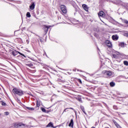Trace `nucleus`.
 Masks as SVG:
<instances>
[{
	"label": "nucleus",
	"mask_w": 128,
	"mask_h": 128,
	"mask_svg": "<svg viewBox=\"0 0 128 128\" xmlns=\"http://www.w3.org/2000/svg\"><path fill=\"white\" fill-rule=\"evenodd\" d=\"M12 92L15 96H24V91L20 88H14L12 90Z\"/></svg>",
	"instance_id": "f257e3e1"
},
{
	"label": "nucleus",
	"mask_w": 128,
	"mask_h": 128,
	"mask_svg": "<svg viewBox=\"0 0 128 128\" xmlns=\"http://www.w3.org/2000/svg\"><path fill=\"white\" fill-rule=\"evenodd\" d=\"M104 74V78H108L110 76H114V72L112 71L104 70L102 72Z\"/></svg>",
	"instance_id": "f03ea898"
},
{
	"label": "nucleus",
	"mask_w": 128,
	"mask_h": 128,
	"mask_svg": "<svg viewBox=\"0 0 128 128\" xmlns=\"http://www.w3.org/2000/svg\"><path fill=\"white\" fill-rule=\"evenodd\" d=\"M20 54V56H24V58H26V56H24V54H22V53H21L20 52H17V51H12V56H17V54Z\"/></svg>",
	"instance_id": "7ed1b4c3"
},
{
	"label": "nucleus",
	"mask_w": 128,
	"mask_h": 128,
	"mask_svg": "<svg viewBox=\"0 0 128 128\" xmlns=\"http://www.w3.org/2000/svg\"><path fill=\"white\" fill-rule=\"evenodd\" d=\"M60 9L62 14H66L67 12L66 8L64 6V5H61Z\"/></svg>",
	"instance_id": "20e7f679"
},
{
	"label": "nucleus",
	"mask_w": 128,
	"mask_h": 128,
	"mask_svg": "<svg viewBox=\"0 0 128 128\" xmlns=\"http://www.w3.org/2000/svg\"><path fill=\"white\" fill-rule=\"evenodd\" d=\"M99 18H104V12L102 11H100L98 13Z\"/></svg>",
	"instance_id": "39448f33"
},
{
	"label": "nucleus",
	"mask_w": 128,
	"mask_h": 128,
	"mask_svg": "<svg viewBox=\"0 0 128 128\" xmlns=\"http://www.w3.org/2000/svg\"><path fill=\"white\" fill-rule=\"evenodd\" d=\"M82 8H83L84 10H86V12H88V7L86 4H84L82 5Z\"/></svg>",
	"instance_id": "423d86ee"
},
{
	"label": "nucleus",
	"mask_w": 128,
	"mask_h": 128,
	"mask_svg": "<svg viewBox=\"0 0 128 128\" xmlns=\"http://www.w3.org/2000/svg\"><path fill=\"white\" fill-rule=\"evenodd\" d=\"M112 40H118V36L113 35L112 36Z\"/></svg>",
	"instance_id": "0eeeda50"
},
{
	"label": "nucleus",
	"mask_w": 128,
	"mask_h": 128,
	"mask_svg": "<svg viewBox=\"0 0 128 128\" xmlns=\"http://www.w3.org/2000/svg\"><path fill=\"white\" fill-rule=\"evenodd\" d=\"M107 46H108V48H112V42L110 40H107L106 42Z\"/></svg>",
	"instance_id": "6e6552de"
},
{
	"label": "nucleus",
	"mask_w": 128,
	"mask_h": 128,
	"mask_svg": "<svg viewBox=\"0 0 128 128\" xmlns=\"http://www.w3.org/2000/svg\"><path fill=\"white\" fill-rule=\"evenodd\" d=\"M34 6H36V5L34 4V2H32V4L30 6V8L32 10H34Z\"/></svg>",
	"instance_id": "1a4fd4ad"
},
{
	"label": "nucleus",
	"mask_w": 128,
	"mask_h": 128,
	"mask_svg": "<svg viewBox=\"0 0 128 128\" xmlns=\"http://www.w3.org/2000/svg\"><path fill=\"white\" fill-rule=\"evenodd\" d=\"M113 122L117 128H122V126H120L116 120H113Z\"/></svg>",
	"instance_id": "9d476101"
},
{
	"label": "nucleus",
	"mask_w": 128,
	"mask_h": 128,
	"mask_svg": "<svg viewBox=\"0 0 128 128\" xmlns=\"http://www.w3.org/2000/svg\"><path fill=\"white\" fill-rule=\"evenodd\" d=\"M68 126H70L71 128H74V120H70V123L68 124Z\"/></svg>",
	"instance_id": "9b49d317"
},
{
	"label": "nucleus",
	"mask_w": 128,
	"mask_h": 128,
	"mask_svg": "<svg viewBox=\"0 0 128 128\" xmlns=\"http://www.w3.org/2000/svg\"><path fill=\"white\" fill-rule=\"evenodd\" d=\"M80 109L82 110V112H83L84 114L87 116L88 114L86 112V110H84V107L82 106H80Z\"/></svg>",
	"instance_id": "f8f14e48"
},
{
	"label": "nucleus",
	"mask_w": 128,
	"mask_h": 128,
	"mask_svg": "<svg viewBox=\"0 0 128 128\" xmlns=\"http://www.w3.org/2000/svg\"><path fill=\"white\" fill-rule=\"evenodd\" d=\"M122 6H124L126 10H128V3H122Z\"/></svg>",
	"instance_id": "ddd939ff"
},
{
	"label": "nucleus",
	"mask_w": 128,
	"mask_h": 128,
	"mask_svg": "<svg viewBox=\"0 0 128 128\" xmlns=\"http://www.w3.org/2000/svg\"><path fill=\"white\" fill-rule=\"evenodd\" d=\"M36 102V106H38V108H39V106H40L41 101L40 100H37Z\"/></svg>",
	"instance_id": "4468645a"
},
{
	"label": "nucleus",
	"mask_w": 128,
	"mask_h": 128,
	"mask_svg": "<svg viewBox=\"0 0 128 128\" xmlns=\"http://www.w3.org/2000/svg\"><path fill=\"white\" fill-rule=\"evenodd\" d=\"M54 128V124H52V122H50L47 126H46V128Z\"/></svg>",
	"instance_id": "2eb2a0df"
},
{
	"label": "nucleus",
	"mask_w": 128,
	"mask_h": 128,
	"mask_svg": "<svg viewBox=\"0 0 128 128\" xmlns=\"http://www.w3.org/2000/svg\"><path fill=\"white\" fill-rule=\"evenodd\" d=\"M124 42H121L118 44L119 46H120V48H124Z\"/></svg>",
	"instance_id": "dca6fc26"
},
{
	"label": "nucleus",
	"mask_w": 128,
	"mask_h": 128,
	"mask_svg": "<svg viewBox=\"0 0 128 128\" xmlns=\"http://www.w3.org/2000/svg\"><path fill=\"white\" fill-rule=\"evenodd\" d=\"M110 86L112 88H113V86H116V83H114V82H112L110 83Z\"/></svg>",
	"instance_id": "f3484780"
},
{
	"label": "nucleus",
	"mask_w": 128,
	"mask_h": 128,
	"mask_svg": "<svg viewBox=\"0 0 128 128\" xmlns=\"http://www.w3.org/2000/svg\"><path fill=\"white\" fill-rule=\"evenodd\" d=\"M123 34H124V36H126L127 38H128V31H124Z\"/></svg>",
	"instance_id": "a211bd4d"
},
{
	"label": "nucleus",
	"mask_w": 128,
	"mask_h": 128,
	"mask_svg": "<svg viewBox=\"0 0 128 128\" xmlns=\"http://www.w3.org/2000/svg\"><path fill=\"white\" fill-rule=\"evenodd\" d=\"M44 28L45 29L46 28V32H48V28H50V26H47L46 25H44Z\"/></svg>",
	"instance_id": "6ab92c4d"
},
{
	"label": "nucleus",
	"mask_w": 128,
	"mask_h": 128,
	"mask_svg": "<svg viewBox=\"0 0 128 128\" xmlns=\"http://www.w3.org/2000/svg\"><path fill=\"white\" fill-rule=\"evenodd\" d=\"M26 66H30V68H32V66H34V64L32 63L26 64Z\"/></svg>",
	"instance_id": "aec40b11"
},
{
	"label": "nucleus",
	"mask_w": 128,
	"mask_h": 128,
	"mask_svg": "<svg viewBox=\"0 0 128 128\" xmlns=\"http://www.w3.org/2000/svg\"><path fill=\"white\" fill-rule=\"evenodd\" d=\"M26 16L27 18H30V16H32L30 15V12H28L26 14Z\"/></svg>",
	"instance_id": "412c9836"
},
{
	"label": "nucleus",
	"mask_w": 128,
	"mask_h": 128,
	"mask_svg": "<svg viewBox=\"0 0 128 128\" xmlns=\"http://www.w3.org/2000/svg\"><path fill=\"white\" fill-rule=\"evenodd\" d=\"M112 56L114 58H118V55H116V54H113Z\"/></svg>",
	"instance_id": "4be33fe9"
},
{
	"label": "nucleus",
	"mask_w": 128,
	"mask_h": 128,
	"mask_svg": "<svg viewBox=\"0 0 128 128\" xmlns=\"http://www.w3.org/2000/svg\"><path fill=\"white\" fill-rule=\"evenodd\" d=\"M27 109L29 110H34V108L27 107Z\"/></svg>",
	"instance_id": "5701e85b"
},
{
	"label": "nucleus",
	"mask_w": 128,
	"mask_h": 128,
	"mask_svg": "<svg viewBox=\"0 0 128 128\" xmlns=\"http://www.w3.org/2000/svg\"><path fill=\"white\" fill-rule=\"evenodd\" d=\"M1 102L3 106H6V102H4L3 101H1Z\"/></svg>",
	"instance_id": "b1692460"
},
{
	"label": "nucleus",
	"mask_w": 128,
	"mask_h": 128,
	"mask_svg": "<svg viewBox=\"0 0 128 128\" xmlns=\"http://www.w3.org/2000/svg\"><path fill=\"white\" fill-rule=\"evenodd\" d=\"M41 110H42V112H46V110L44 108H41Z\"/></svg>",
	"instance_id": "393cba45"
},
{
	"label": "nucleus",
	"mask_w": 128,
	"mask_h": 128,
	"mask_svg": "<svg viewBox=\"0 0 128 128\" xmlns=\"http://www.w3.org/2000/svg\"><path fill=\"white\" fill-rule=\"evenodd\" d=\"M124 66H128V61H124Z\"/></svg>",
	"instance_id": "a878e982"
},
{
	"label": "nucleus",
	"mask_w": 128,
	"mask_h": 128,
	"mask_svg": "<svg viewBox=\"0 0 128 128\" xmlns=\"http://www.w3.org/2000/svg\"><path fill=\"white\" fill-rule=\"evenodd\" d=\"M123 22H124V24H128V20H123Z\"/></svg>",
	"instance_id": "bb28decb"
},
{
	"label": "nucleus",
	"mask_w": 128,
	"mask_h": 128,
	"mask_svg": "<svg viewBox=\"0 0 128 128\" xmlns=\"http://www.w3.org/2000/svg\"><path fill=\"white\" fill-rule=\"evenodd\" d=\"M112 24H118V22L115 20L114 21H113V22H112Z\"/></svg>",
	"instance_id": "cd10ccee"
},
{
	"label": "nucleus",
	"mask_w": 128,
	"mask_h": 128,
	"mask_svg": "<svg viewBox=\"0 0 128 128\" xmlns=\"http://www.w3.org/2000/svg\"><path fill=\"white\" fill-rule=\"evenodd\" d=\"M4 114L5 116H8V114H10V113H8V112H4Z\"/></svg>",
	"instance_id": "c85d7f7f"
},
{
	"label": "nucleus",
	"mask_w": 128,
	"mask_h": 128,
	"mask_svg": "<svg viewBox=\"0 0 128 128\" xmlns=\"http://www.w3.org/2000/svg\"><path fill=\"white\" fill-rule=\"evenodd\" d=\"M78 102H82V98H79L78 99Z\"/></svg>",
	"instance_id": "c756f323"
},
{
	"label": "nucleus",
	"mask_w": 128,
	"mask_h": 128,
	"mask_svg": "<svg viewBox=\"0 0 128 128\" xmlns=\"http://www.w3.org/2000/svg\"><path fill=\"white\" fill-rule=\"evenodd\" d=\"M113 108L114 110H118V106H113Z\"/></svg>",
	"instance_id": "7c9ffc66"
},
{
	"label": "nucleus",
	"mask_w": 128,
	"mask_h": 128,
	"mask_svg": "<svg viewBox=\"0 0 128 128\" xmlns=\"http://www.w3.org/2000/svg\"><path fill=\"white\" fill-rule=\"evenodd\" d=\"M116 2L118 4H122V1L120 0H116Z\"/></svg>",
	"instance_id": "2f4dec72"
},
{
	"label": "nucleus",
	"mask_w": 128,
	"mask_h": 128,
	"mask_svg": "<svg viewBox=\"0 0 128 128\" xmlns=\"http://www.w3.org/2000/svg\"><path fill=\"white\" fill-rule=\"evenodd\" d=\"M94 36H96V38H98V34H96V33H94Z\"/></svg>",
	"instance_id": "473e14b6"
},
{
	"label": "nucleus",
	"mask_w": 128,
	"mask_h": 128,
	"mask_svg": "<svg viewBox=\"0 0 128 128\" xmlns=\"http://www.w3.org/2000/svg\"><path fill=\"white\" fill-rule=\"evenodd\" d=\"M110 20H111L112 22H114L116 20H114V19L112 18H111Z\"/></svg>",
	"instance_id": "72a5a7b5"
},
{
	"label": "nucleus",
	"mask_w": 128,
	"mask_h": 128,
	"mask_svg": "<svg viewBox=\"0 0 128 128\" xmlns=\"http://www.w3.org/2000/svg\"><path fill=\"white\" fill-rule=\"evenodd\" d=\"M17 102H18V104H20V99H18V98H17Z\"/></svg>",
	"instance_id": "f704fd0d"
},
{
	"label": "nucleus",
	"mask_w": 128,
	"mask_h": 128,
	"mask_svg": "<svg viewBox=\"0 0 128 128\" xmlns=\"http://www.w3.org/2000/svg\"><path fill=\"white\" fill-rule=\"evenodd\" d=\"M116 55L118 56L120 54V52H116Z\"/></svg>",
	"instance_id": "c9c22d12"
},
{
	"label": "nucleus",
	"mask_w": 128,
	"mask_h": 128,
	"mask_svg": "<svg viewBox=\"0 0 128 128\" xmlns=\"http://www.w3.org/2000/svg\"><path fill=\"white\" fill-rule=\"evenodd\" d=\"M58 82H62V80L60 79H58Z\"/></svg>",
	"instance_id": "e433bc0d"
},
{
	"label": "nucleus",
	"mask_w": 128,
	"mask_h": 128,
	"mask_svg": "<svg viewBox=\"0 0 128 128\" xmlns=\"http://www.w3.org/2000/svg\"><path fill=\"white\" fill-rule=\"evenodd\" d=\"M40 40L41 42H42V38H40Z\"/></svg>",
	"instance_id": "4c0bfd02"
},
{
	"label": "nucleus",
	"mask_w": 128,
	"mask_h": 128,
	"mask_svg": "<svg viewBox=\"0 0 128 128\" xmlns=\"http://www.w3.org/2000/svg\"><path fill=\"white\" fill-rule=\"evenodd\" d=\"M79 82H80V84H82V80H79Z\"/></svg>",
	"instance_id": "58836bf2"
},
{
	"label": "nucleus",
	"mask_w": 128,
	"mask_h": 128,
	"mask_svg": "<svg viewBox=\"0 0 128 128\" xmlns=\"http://www.w3.org/2000/svg\"><path fill=\"white\" fill-rule=\"evenodd\" d=\"M70 109L74 110V108H70Z\"/></svg>",
	"instance_id": "ea45409f"
},
{
	"label": "nucleus",
	"mask_w": 128,
	"mask_h": 128,
	"mask_svg": "<svg viewBox=\"0 0 128 128\" xmlns=\"http://www.w3.org/2000/svg\"><path fill=\"white\" fill-rule=\"evenodd\" d=\"M44 54H46V52H44Z\"/></svg>",
	"instance_id": "a19ab883"
},
{
	"label": "nucleus",
	"mask_w": 128,
	"mask_h": 128,
	"mask_svg": "<svg viewBox=\"0 0 128 128\" xmlns=\"http://www.w3.org/2000/svg\"><path fill=\"white\" fill-rule=\"evenodd\" d=\"M2 116V114H0V116Z\"/></svg>",
	"instance_id": "79ce46f5"
},
{
	"label": "nucleus",
	"mask_w": 128,
	"mask_h": 128,
	"mask_svg": "<svg viewBox=\"0 0 128 128\" xmlns=\"http://www.w3.org/2000/svg\"><path fill=\"white\" fill-rule=\"evenodd\" d=\"M74 72H76V70H74Z\"/></svg>",
	"instance_id": "37998d69"
},
{
	"label": "nucleus",
	"mask_w": 128,
	"mask_h": 128,
	"mask_svg": "<svg viewBox=\"0 0 128 128\" xmlns=\"http://www.w3.org/2000/svg\"><path fill=\"white\" fill-rule=\"evenodd\" d=\"M74 72H76V70H74Z\"/></svg>",
	"instance_id": "c03bdc74"
},
{
	"label": "nucleus",
	"mask_w": 128,
	"mask_h": 128,
	"mask_svg": "<svg viewBox=\"0 0 128 128\" xmlns=\"http://www.w3.org/2000/svg\"><path fill=\"white\" fill-rule=\"evenodd\" d=\"M74 72H76V70H74Z\"/></svg>",
	"instance_id": "a18cd8bd"
}]
</instances>
